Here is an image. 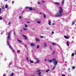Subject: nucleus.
Masks as SVG:
<instances>
[{
    "mask_svg": "<svg viewBox=\"0 0 76 76\" xmlns=\"http://www.w3.org/2000/svg\"><path fill=\"white\" fill-rule=\"evenodd\" d=\"M24 46H25V48H27V46H26V45H25Z\"/></svg>",
    "mask_w": 76,
    "mask_h": 76,
    "instance_id": "nucleus-33",
    "label": "nucleus"
},
{
    "mask_svg": "<svg viewBox=\"0 0 76 76\" xmlns=\"http://www.w3.org/2000/svg\"><path fill=\"white\" fill-rule=\"evenodd\" d=\"M26 60L27 61H29V59H28V57H26Z\"/></svg>",
    "mask_w": 76,
    "mask_h": 76,
    "instance_id": "nucleus-17",
    "label": "nucleus"
},
{
    "mask_svg": "<svg viewBox=\"0 0 76 76\" xmlns=\"http://www.w3.org/2000/svg\"><path fill=\"white\" fill-rule=\"evenodd\" d=\"M43 45L44 46V48H47V43H44Z\"/></svg>",
    "mask_w": 76,
    "mask_h": 76,
    "instance_id": "nucleus-5",
    "label": "nucleus"
},
{
    "mask_svg": "<svg viewBox=\"0 0 76 76\" xmlns=\"http://www.w3.org/2000/svg\"><path fill=\"white\" fill-rule=\"evenodd\" d=\"M5 7L6 9H9V5L7 4H5Z\"/></svg>",
    "mask_w": 76,
    "mask_h": 76,
    "instance_id": "nucleus-8",
    "label": "nucleus"
},
{
    "mask_svg": "<svg viewBox=\"0 0 76 76\" xmlns=\"http://www.w3.org/2000/svg\"><path fill=\"white\" fill-rule=\"evenodd\" d=\"M23 13V11L22 12V13Z\"/></svg>",
    "mask_w": 76,
    "mask_h": 76,
    "instance_id": "nucleus-55",
    "label": "nucleus"
},
{
    "mask_svg": "<svg viewBox=\"0 0 76 76\" xmlns=\"http://www.w3.org/2000/svg\"><path fill=\"white\" fill-rule=\"evenodd\" d=\"M66 45L67 46H69V42H68V41L66 42Z\"/></svg>",
    "mask_w": 76,
    "mask_h": 76,
    "instance_id": "nucleus-16",
    "label": "nucleus"
},
{
    "mask_svg": "<svg viewBox=\"0 0 76 76\" xmlns=\"http://www.w3.org/2000/svg\"><path fill=\"white\" fill-rule=\"evenodd\" d=\"M37 48H39V45H37Z\"/></svg>",
    "mask_w": 76,
    "mask_h": 76,
    "instance_id": "nucleus-24",
    "label": "nucleus"
},
{
    "mask_svg": "<svg viewBox=\"0 0 76 76\" xmlns=\"http://www.w3.org/2000/svg\"><path fill=\"white\" fill-rule=\"evenodd\" d=\"M25 39L26 40L27 39V37H26V36L25 37Z\"/></svg>",
    "mask_w": 76,
    "mask_h": 76,
    "instance_id": "nucleus-30",
    "label": "nucleus"
},
{
    "mask_svg": "<svg viewBox=\"0 0 76 76\" xmlns=\"http://www.w3.org/2000/svg\"><path fill=\"white\" fill-rule=\"evenodd\" d=\"M52 44H53V45H56V44L55 43H52Z\"/></svg>",
    "mask_w": 76,
    "mask_h": 76,
    "instance_id": "nucleus-26",
    "label": "nucleus"
},
{
    "mask_svg": "<svg viewBox=\"0 0 76 76\" xmlns=\"http://www.w3.org/2000/svg\"><path fill=\"white\" fill-rule=\"evenodd\" d=\"M72 69H75V67L74 66L72 67Z\"/></svg>",
    "mask_w": 76,
    "mask_h": 76,
    "instance_id": "nucleus-31",
    "label": "nucleus"
},
{
    "mask_svg": "<svg viewBox=\"0 0 76 76\" xmlns=\"http://www.w3.org/2000/svg\"><path fill=\"white\" fill-rule=\"evenodd\" d=\"M29 10L31 11V10H33V9H32V7H30L29 8Z\"/></svg>",
    "mask_w": 76,
    "mask_h": 76,
    "instance_id": "nucleus-12",
    "label": "nucleus"
},
{
    "mask_svg": "<svg viewBox=\"0 0 76 76\" xmlns=\"http://www.w3.org/2000/svg\"><path fill=\"white\" fill-rule=\"evenodd\" d=\"M75 54H76V52L75 53Z\"/></svg>",
    "mask_w": 76,
    "mask_h": 76,
    "instance_id": "nucleus-59",
    "label": "nucleus"
},
{
    "mask_svg": "<svg viewBox=\"0 0 76 76\" xmlns=\"http://www.w3.org/2000/svg\"><path fill=\"white\" fill-rule=\"evenodd\" d=\"M47 59H45V61H47Z\"/></svg>",
    "mask_w": 76,
    "mask_h": 76,
    "instance_id": "nucleus-48",
    "label": "nucleus"
},
{
    "mask_svg": "<svg viewBox=\"0 0 76 76\" xmlns=\"http://www.w3.org/2000/svg\"><path fill=\"white\" fill-rule=\"evenodd\" d=\"M30 45L31 46V47H35L36 45L35 43H32L30 44Z\"/></svg>",
    "mask_w": 76,
    "mask_h": 76,
    "instance_id": "nucleus-7",
    "label": "nucleus"
},
{
    "mask_svg": "<svg viewBox=\"0 0 76 76\" xmlns=\"http://www.w3.org/2000/svg\"><path fill=\"white\" fill-rule=\"evenodd\" d=\"M28 25L26 24H25V27H23V29L24 30V31H27L28 30Z\"/></svg>",
    "mask_w": 76,
    "mask_h": 76,
    "instance_id": "nucleus-3",
    "label": "nucleus"
},
{
    "mask_svg": "<svg viewBox=\"0 0 76 76\" xmlns=\"http://www.w3.org/2000/svg\"><path fill=\"white\" fill-rule=\"evenodd\" d=\"M41 72H39L37 73V75H39V76H41Z\"/></svg>",
    "mask_w": 76,
    "mask_h": 76,
    "instance_id": "nucleus-11",
    "label": "nucleus"
},
{
    "mask_svg": "<svg viewBox=\"0 0 76 76\" xmlns=\"http://www.w3.org/2000/svg\"><path fill=\"white\" fill-rule=\"evenodd\" d=\"M1 8H0V15L1 14Z\"/></svg>",
    "mask_w": 76,
    "mask_h": 76,
    "instance_id": "nucleus-28",
    "label": "nucleus"
},
{
    "mask_svg": "<svg viewBox=\"0 0 76 76\" xmlns=\"http://www.w3.org/2000/svg\"><path fill=\"white\" fill-rule=\"evenodd\" d=\"M17 41L19 42H22V41L19 39H18Z\"/></svg>",
    "mask_w": 76,
    "mask_h": 76,
    "instance_id": "nucleus-15",
    "label": "nucleus"
},
{
    "mask_svg": "<svg viewBox=\"0 0 76 76\" xmlns=\"http://www.w3.org/2000/svg\"><path fill=\"white\" fill-rule=\"evenodd\" d=\"M52 34H54V32L52 31Z\"/></svg>",
    "mask_w": 76,
    "mask_h": 76,
    "instance_id": "nucleus-42",
    "label": "nucleus"
},
{
    "mask_svg": "<svg viewBox=\"0 0 76 76\" xmlns=\"http://www.w3.org/2000/svg\"><path fill=\"white\" fill-rule=\"evenodd\" d=\"M10 24H11V23L9 22L8 23V25H10Z\"/></svg>",
    "mask_w": 76,
    "mask_h": 76,
    "instance_id": "nucleus-37",
    "label": "nucleus"
},
{
    "mask_svg": "<svg viewBox=\"0 0 76 76\" xmlns=\"http://www.w3.org/2000/svg\"><path fill=\"white\" fill-rule=\"evenodd\" d=\"M49 71H50V69H48L46 71V73H47Z\"/></svg>",
    "mask_w": 76,
    "mask_h": 76,
    "instance_id": "nucleus-23",
    "label": "nucleus"
},
{
    "mask_svg": "<svg viewBox=\"0 0 76 76\" xmlns=\"http://www.w3.org/2000/svg\"><path fill=\"white\" fill-rule=\"evenodd\" d=\"M48 24L49 25H51V21H50L48 22Z\"/></svg>",
    "mask_w": 76,
    "mask_h": 76,
    "instance_id": "nucleus-18",
    "label": "nucleus"
},
{
    "mask_svg": "<svg viewBox=\"0 0 76 76\" xmlns=\"http://www.w3.org/2000/svg\"><path fill=\"white\" fill-rule=\"evenodd\" d=\"M53 63H54L55 66H56V65H57V63H58V62L57 61H56L54 62H53Z\"/></svg>",
    "mask_w": 76,
    "mask_h": 76,
    "instance_id": "nucleus-6",
    "label": "nucleus"
},
{
    "mask_svg": "<svg viewBox=\"0 0 76 76\" xmlns=\"http://www.w3.org/2000/svg\"><path fill=\"white\" fill-rule=\"evenodd\" d=\"M75 21H73L72 22V25H74L75 24Z\"/></svg>",
    "mask_w": 76,
    "mask_h": 76,
    "instance_id": "nucleus-25",
    "label": "nucleus"
},
{
    "mask_svg": "<svg viewBox=\"0 0 76 76\" xmlns=\"http://www.w3.org/2000/svg\"><path fill=\"white\" fill-rule=\"evenodd\" d=\"M62 4H64V1L62 2Z\"/></svg>",
    "mask_w": 76,
    "mask_h": 76,
    "instance_id": "nucleus-49",
    "label": "nucleus"
},
{
    "mask_svg": "<svg viewBox=\"0 0 76 76\" xmlns=\"http://www.w3.org/2000/svg\"><path fill=\"white\" fill-rule=\"evenodd\" d=\"M34 10H35L36 9H33Z\"/></svg>",
    "mask_w": 76,
    "mask_h": 76,
    "instance_id": "nucleus-51",
    "label": "nucleus"
},
{
    "mask_svg": "<svg viewBox=\"0 0 76 76\" xmlns=\"http://www.w3.org/2000/svg\"><path fill=\"white\" fill-rule=\"evenodd\" d=\"M58 13L55 14L56 16H58L60 17V16H63V9H62V7H59V10Z\"/></svg>",
    "mask_w": 76,
    "mask_h": 76,
    "instance_id": "nucleus-1",
    "label": "nucleus"
},
{
    "mask_svg": "<svg viewBox=\"0 0 76 76\" xmlns=\"http://www.w3.org/2000/svg\"><path fill=\"white\" fill-rule=\"evenodd\" d=\"M12 3H13H13H15V1H12Z\"/></svg>",
    "mask_w": 76,
    "mask_h": 76,
    "instance_id": "nucleus-40",
    "label": "nucleus"
},
{
    "mask_svg": "<svg viewBox=\"0 0 76 76\" xmlns=\"http://www.w3.org/2000/svg\"><path fill=\"white\" fill-rule=\"evenodd\" d=\"M35 39L36 41H37L38 42H40V39H38L37 38H35Z\"/></svg>",
    "mask_w": 76,
    "mask_h": 76,
    "instance_id": "nucleus-9",
    "label": "nucleus"
},
{
    "mask_svg": "<svg viewBox=\"0 0 76 76\" xmlns=\"http://www.w3.org/2000/svg\"><path fill=\"white\" fill-rule=\"evenodd\" d=\"M52 61L54 62V61H56V58H54L52 59Z\"/></svg>",
    "mask_w": 76,
    "mask_h": 76,
    "instance_id": "nucleus-14",
    "label": "nucleus"
},
{
    "mask_svg": "<svg viewBox=\"0 0 76 76\" xmlns=\"http://www.w3.org/2000/svg\"><path fill=\"white\" fill-rule=\"evenodd\" d=\"M70 70V68H69L68 69V70Z\"/></svg>",
    "mask_w": 76,
    "mask_h": 76,
    "instance_id": "nucleus-53",
    "label": "nucleus"
},
{
    "mask_svg": "<svg viewBox=\"0 0 76 76\" xmlns=\"http://www.w3.org/2000/svg\"><path fill=\"white\" fill-rule=\"evenodd\" d=\"M75 26H76V24H75Z\"/></svg>",
    "mask_w": 76,
    "mask_h": 76,
    "instance_id": "nucleus-64",
    "label": "nucleus"
},
{
    "mask_svg": "<svg viewBox=\"0 0 76 76\" xmlns=\"http://www.w3.org/2000/svg\"><path fill=\"white\" fill-rule=\"evenodd\" d=\"M40 71H41L40 70H38L37 71V72H40Z\"/></svg>",
    "mask_w": 76,
    "mask_h": 76,
    "instance_id": "nucleus-36",
    "label": "nucleus"
},
{
    "mask_svg": "<svg viewBox=\"0 0 76 76\" xmlns=\"http://www.w3.org/2000/svg\"><path fill=\"white\" fill-rule=\"evenodd\" d=\"M40 3V2H38V4H39Z\"/></svg>",
    "mask_w": 76,
    "mask_h": 76,
    "instance_id": "nucleus-47",
    "label": "nucleus"
},
{
    "mask_svg": "<svg viewBox=\"0 0 76 76\" xmlns=\"http://www.w3.org/2000/svg\"><path fill=\"white\" fill-rule=\"evenodd\" d=\"M2 9H5V7H2Z\"/></svg>",
    "mask_w": 76,
    "mask_h": 76,
    "instance_id": "nucleus-34",
    "label": "nucleus"
},
{
    "mask_svg": "<svg viewBox=\"0 0 76 76\" xmlns=\"http://www.w3.org/2000/svg\"><path fill=\"white\" fill-rule=\"evenodd\" d=\"M37 23H39V24H40V23H41V22H40V21H37Z\"/></svg>",
    "mask_w": 76,
    "mask_h": 76,
    "instance_id": "nucleus-22",
    "label": "nucleus"
},
{
    "mask_svg": "<svg viewBox=\"0 0 76 76\" xmlns=\"http://www.w3.org/2000/svg\"><path fill=\"white\" fill-rule=\"evenodd\" d=\"M40 37L41 38H43V36H40Z\"/></svg>",
    "mask_w": 76,
    "mask_h": 76,
    "instance_id": "nucleus-45",
    "label": "nucleus"
},
{
    "mask_svg": "<svg viewBox=\"0 0 76 76\" xmlns=\"http://www.w3.org/2000/svg\"><path fill=\"white\" fill-rule=\"evenodd\" d=\"M62 76H66L65 75H62Z\"/></svg>",
    "mask_w": 76,
    "mask_h": 76,
    "instance_id": "nucleus-46",
    "label": "nucleus"
},
{
    "mask_svg": "<svg viewBox=\"0 0 76 76\" xmlns=\"http://www.w3.org/2000/svg\"><path fill=\"white\" fill-rule=\"evenodd\" d=\"M55 67H56V65H55L54 67L52 69V70H54L55 69Z\"/></svg>",
    "mask_w": 76,
    "mask_h": 76,
    "instance_id": "nucleus-21",
    "label": "nucleus"
},
{
    "mask_svg": "<svg viewBox=\"0 0 76 76\" xmlns=\"http://www.w3.org/2000/svg\"><path fill=\"white\" fill-rule=\"evenodd\" d=\"M75 56V54H74V53H72V55H71V56L72 57H73V56Z\"/></svg>",
    "mask_w": 76,
    "mask_h": 76,
    "instance_id": "nucleus-19",
    "label": "nucleus"
},
{
    "mask_svg": "<svg viewBox=\"0 0 76 76\" xmlns=\"http://www.w3.org/2000/svg\"><path fill=\"white\" fill-rule=\"evenodd\" d=\"M12 51H13V52H15V51L14 50H13L12 49Z\"/></svg>",
    "mask_w": 76,
    "mask_h": 76,
    "instance_id": "nucleus-50",
    "label": "nucleus"
},
{
    "mask_svg": "<svg viewBox=\"0 0 76 76\" xmlns=\"http://www.w3.org/2000/svg\"><path fill=\"white\" fill-rule=\"evenodd\" d=\"M2 17H1L0 16V20H2Z\"/></svg>",
    "mask_w": 76,
    "mask_h": 76,
    "instance_id": "nucleus-29",
    "label": "nucleus"
},
{
    "mask_svg": "<svg viewBox=\"0 0 76 76\" xmlns=\"http://www.w3.org/2000/svg\"><path fill=\"white\" fill-rule=\"evenodd\" d=\"M42 3H45V1H42Z\"/></svg>",
    "mask_w": 76,
    "mask_h": 76,
    "instance_id": "nucleus-44",
    "label": "nucleus"
},
{
    "mask_svg": "<svg viewBox=\"0 0 76 76\" xmlns=\"http://www.w3.org/2000/svg\"><path fill=\"white\" fill-rule=\"evenodd\" d=\"M49 61V62H50V63H51V62H52V61H53L52 60H50L49 61Z\"/></svg>",
    "mask_w": 76,
    "mask_h": 76,
    "instance_id": "nucleus-20",
    "label": "nucleus"
},
{
    "mask_svg": "<svg viewBox=\"0 0 76 76\" xmlns=\"http://www.w3.org/2000/svg\"><path fill=\"white\" fill-rule=\"evenodd\" d=\"M22 37H26L25 35H22Z\"/></svg>",
    "mask_w": 76,
    "mask_h": 76,
    "instance_id": "nucleus-35",
    "label": "nucleus"
},
{
    "mask_svg": "<svg viewBox=\"0 0 76 76\" xmlns=\"http://www.w3.org/2000/svg\"><path fill=\"white\" fill-rule=\"evenodd\" d=\"M40 15H41V14H42V13L40 12Z\"/></svg>",
    "mask_w": 76,
    "mask_h": 76,
    "instance_id": "nucleus-52",
    "label": "nucleus"
},
{
    "mask_svg": "<svg viewBox=\"0 0 76 76\" xmlns=\"http://www.w3.org/2000/svg\"><path fill=\"white\" fill-rule=\"evenodd\" d=\"M30 62L31 63H34L32 61H31V60H30Z\"/></svg>",
    "mask_w": 76,
    "mask_h": 76,
    "instance_id": "nucleus-27",
    "label": "nucleus"
},
{
    "mask_svg": "<svg viewBox=\"0 0 76 76\" xmlns=\"http://www.w3.org/2000/svg\"><path fill=\"white\" fill-rule=\"evenodd\" d=\"M19 18H20V19H21V18H22V17L21 16H20L19 17Z\"/></svg>",
    "mask_w": 76,
    "mask_h": 76,
    "instance_id": "nucleus-41",
    "label": "nucleus"
},
{
    "mask_svg": "<svg viewBox=\"0 0 76 76\" xmlns=\"http://www.w3.org/2000/svg\"><path fill=\"white\" fill-rule=\"evenodd\" d=\"M50 49H51V50H52V48H51V47H50Z\"/></svg>",
    "mask_w": 76,
    "mask_h": 76,
    "instance_id": "nucleus-54",
    "label": "nucleus"
},
{
    "mask_svg": "<svg viewBox=\"0 0 76 76\" xmlns=\"http://www.w3.org/2000/svg\"><path fill=\"white\" fill-rule=\"evenodd\" d=\"M54 4H57V5H60V3L58 2H55L54 3Z\"/></svg>",
    "mask_w": 76,
    "mask_h": 76,
    "instance_id": "nucleus-10",
    "label": "nucleus"
},
{
    "mask_svg": "<svg viewBox=\"0 0 76 76\" xmlns=\"http://www.w3.org/2000/svg\"><path fill=\"white\" fill-rule=\"evenodd\" d=\"M27 23H29V22H27Z\"/></svg>",
    "mask_w": 76,
    "mask_h": 76,
    "instance_id": "nucleus-56",
    "label": "nucleus"
},
{
    "mask_svg": "<svg viewBox=\"0 0 76 76\" xmlns=\"http://www.w3.org/2000/svg\"><path fill=\"white\" fill-rule=\"evenodd\" d=\"M3 76H6L4 75Z\"/></svg>",
    "mask_w": 76,
    "mask_h": 76,
    "instance_id": "nucleus-57",
    "label": "nucleus"
},
{
    "mask_svg": "<svg viewBox=\"0 0 76 76\" xmlns=\"http://www.w3.org/2000/svg\"><path fill=\"white\" fill-rule=\"evenodd\" d=\"M10 65V64H9Z\"/></svg>",
    "mask_w": 76,
    "mask_h": 76,
    "instance_id": "nucleus-62",
    "label": "nucleus"
},
{
    "mask_svg": "<svg viewBox=\"0 0 76 76\" xmlns=\"http://www.w3.org/2000/svg\"><path fill=\"white\" fill-rule=\"evenodd\" d=\"M22 30H21V32H22Z\"/></svg>",
    "mask_w": 76,
    "mask_h": 76,
    "instance_id": "nucleus-58",
    "label": "nucleus"
},
{
    "mask_svg": "<svg viewBox=\"0 0 76 76\" xmlns=\"http://www.w3.org/2000/svg\"><path fill=\"white\" fill-rule=\"evenodd\" d=\"M64 0H63V1H64Z\"/></svg>",
    "mask_w": 76,
    "mask_h": 76,
    "instance_id": "nucleus-63",
    "label": "nucleus"
},
{
    "mask_svg": "<svg viewBox=\"0 0 76 76\" xmlns=\"http://www.w3.org/2000/svg\"><path fill=\"white\" fill-rule=\"evenodd\" d=\"M60 20H58V21H60Z\"/></svg>",
    "mask_w": 76,
    "mask_h": 76,
    "instance_id": "nucleus-61",
    "label": "nucleus"
},
{
    "mask_svg": "<svg viewBox=\"0 0 76 76\" xmlns=\"http://www.w3.org/2000/svg\"><path fill=\"white\" fill-rule=\"evenodd\" d=\"M52 25H55V23H53L52 24Z\"/></svg>",
    "mask_w": 76,
    "mask_h": 76,
    "instance_id": "nucleus-43",
    "label": "nucleus"
},
{
    "mask_svg": "<svg viewBox=\"0 0 76 76\" xmlns=\"http://www.w3.org/2000/svg\"><path fill=\"white\" fill-rule=\"evenodd\" d=\"M6 1H7L8 0H5Z\"/></svg>",
    "mask_w": 76,
    "mask_h": 76,
    "instance_id": "nucleus-60",
    "label": "nucleus"
},
{
    "mask_svg": "<svg viewBox=\"0 0 76 76\" xmlns=\"http://www.w3.org/2000/svg\"><path fill=\"white\" fill-rule=\"evenodd\" d=\"M19 52H20V50H18V51H17V53H19Z\"/></svg>",
    "mask_w": 76,
    "mask_h": 76,
    "instance_id": "nucleus-38",
    "label": "nucleus"
},
{
    "mask_svg": "<svg viewBox=\"0 0 76 76\" xmlns=\"http://www.w3.org/2000/svg\"><path fill=\"white\" fill-rule=\"evenodd\" d=\"M64 38H66V39H69V37L66 36H64Z\"/></svg>",
    "mask_w": 76,
    "mask_h": 76,
    "instance_id": "nucleus-13",
    "label": "nucleus"
},
{
    "mask_svg": "<svg viewBox=\"0 0 76 76\" xmlns=\"http://www.w3.org/2000/svg\"><path fill=\"white\" fill-rule=\"evenodd\" d=\"M10 33H8V37L7 38V44L8 45H9V47L12 50V46H11V45L9 44V40H10Z\"/></svg>",
    "mask_w": 76,
    "mask_h": 76,
    "instance_id": "nucleus-2",
    "label": "nucleus"
},
{
    "mask_svg": "<svg viewBox=\"0 0 76 76\" xmlns=\"http://www.w3.org/2000/svg\"><path fill=\"white\" fill-rule=\"evenodd\" d=\"M36 60V62H35V64L36 63H39L40 62V61L39 60V59H35Z\"/></svg>",
    "mask_w": 76,
    "mask_h": 76,
    "instance_id": "nucleus-4",
    "label": "nucleus"
},
{
    "mask_svg": "<svg viewBox=\"0 0 76 76\" xmlns=\"http://www.w3.org/2000/svg\"><path fill=\"white\" fill-rule=\"evenodd\" d=\"M44 18H46V16L45 15H44Z\"/></svg>",
    "mask_w": 76,
    "mask_h": 76,
    "instance_id": "nucleus-39",
    "label": "nucleus"
},
{
    "mask_svg": "<svg viewBox=\"0 0 76 76\" xmlns=\"http://www.w3.org/2000/svg\"><path fill=\"white\" fill-rule=\"evenodd\" d=\"M29 7H25V9H29Z\"/></svg>",
    "mask_w": 76,
    "mask_h": 76,
    "instance_id": "nucleus-32",
    "label": "nucleus"
}]
</instances>
